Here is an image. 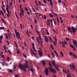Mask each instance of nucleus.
I'll return each mask as SVG.
<instances>
[{"instance_id": "1", "label": "nucleus", "mask_w": 77, "mask_h": 77, "mask_svg": "<svg viewBox=\"0 0 77 77\" xmlns=\"http://www.w3.org/2000/svg\"><path fill=\"white\" fill-rule=\"evenodd\" d=\"M26 63L24 64V66L23 64H21V63H20L19 64V68H21L22 70H23L25 72H26V71L24 67L25 68H27L28 67H29L27 61H26Z\"/></svg>"}, {"instance_id": "2", "label": "nucleus", "mask_w": 77, "mask_h": 77, "mask_svg": "<svg viewBox=\"0 0 77 77\" xmlns=\"http://www.w3.org/2000/svg\"><path fill=\"white\" fill-rule=\"evenodd\" d=\"M52 63H53V64L54 65V66L55 67V68L57 70L59 71V69L58 68L57 66L55 64V61L54 60H53L52 61Z\"/></svg>"}, {"instance_id": "3", "label": "nucleus", "mask_w": 77, "mask_h": 77, "mask_svg": "<svg viewBox=\"0 0 77 77\" xmlns=\"http://www.w3.org/2000/svg\"><path fill=\"white\" fill-rule=\"evenodd\" d=\"M48 69H49V70L51 71V72L54 73H56L57 72L56 71V70L55 69H54L53 68L51 67H48Z\"/></svg>"}, {"instance_id": "4", "label": "nucleus", "mask_w": 77, "mask_h": 77, "mask_svg": "<svg viewBox=\"0 0 77 77\" xmlns=\"http://www.w3.org/2000/svg\"><path fill=\"white\" fill-rule=\"evenodd\" d=\"M62 42V47L63 48H65V45H67V42L66 41H65L64 42Z\"/></svg>"}, {"instance_id": "5", "label": "nucleus", "mask_w": 77, "mask_h": 77, "mask_svg": "<svg viewBox=\"0 0 77 77\" xmlns=\"http://www.w3.org/2000/svg\"><path fill=\"white\" fill-rule=\"evenodd\" d=\"M71 29L74 33H75V32L77 31L76 28H75L73 26H72Z\"/></svg>"}, {"instance_id": "6", "label": "nucleus", "mask_w": 77, "mask_h": 77, "mask_svg": "<svg viewBox=\"0 0 77 77\" xmlns=\"http://www.w3.org/2000/svg\"><path fill=\"white\" fill-rule=\"evenodd\" d=\"M45 70L44 71L46 75H48V70L47 68L46 67L45 69Z\"/></svg>"}, {"instance_id": "7", "label": "nucleus", "mask_w": 77, "mask_h": 77, "mask_svg": "<svg viewBox=\"0 0 77 77\" xmlns=\"http://www.w3.org/2000/svg\"><path fill=\"white\" fill-rule=\"evenodd\" d=\"M44 39L45 41L46 42H48V39L46 36H44Z\"/></svg>"}, {"instance_id": "8", "label": "nucleus", "mask_w": 77, "mask_h": 77, "mask_svg": "<svg viewBox=\"0 0 77 77\" xmlns=\"http://www.w3.org/2000/svg\"><path fill=\"white\" fill-rule=\"evenodd\" d=\"M14 31H15L16 37L17 38V39H18V34H20V33L18 32H17V31L16 29H14Z\"/></svg>"}, {"instance_id": "9", "label": "nucleus", "mask_w": 77, "mask_h": 77, "mask_svg": "<svg viewBox=\"0 0 77 77\" xmlns=\"http://www.w3.org/2000/svg\"><path fill=\"white\" fill-rule=\"evenodd\" d=\"M30 51H31V53H32V54H34L35 56V57H36L37 58H38V56H36V54L34 52H33L32 50L30 49Z\"/></svg>"}, {"instance_id": "10", "label": "nucleus", "mask_w": 77, "mask_h": 77, "mask_svg": "<svg viewBox=\"0 0 77 77\" xmlns=\"http://www.w3.org/2000/svg\"><path fill=\"white\" fill-rule=\"evenodd\" d=\"M41 50V51H38V53H39V55H40V56H42V50H41V49H39Z\"/></svg>"}, {"instance_id": "11", "label": "nucleus", "mask_w": 77, "mask_h": 77, "mask_svg": "<svg viewBox=\"0 0 77 77\" xmlns=\"http://www.w3.org/2000/svg\"><path fill=\"white\" fill-rule=\"evenodd\" d=\"M73 44L76 48H77V42L76 40L73 42Z\"/></svg>"}, {"instance_id": "12", "label": "nucleus", "mask_w": 77, "mask_h": 77, "mask_svg": "<svg viewBox=\"0 0 77 77\" xmlns=\"http://www.w3.org/2000/svg\"><path fill=\"white\" fill-rule=\"evenodd\" d=\"M35 28V30H36V32H37V33H38V34H39V32H38V27L36 26Z\"/></svg>"}, {"instance_id": "13", "label": "nucleus", "mask_w": 77, "mask_h": 77, "mask_svg": "<svg viewBox=\"0 0 77 77\" xmlns=\"http://www.w3.org/2000/svg\"><path fill=\"white\" fill-rule=\"evenodd\" d=\"M67 71L68 72V73H69V75H67V77H71V74H70V73L69 72V70H67Z\"/></svg>"}, {"instance_id": "14", "label": "nucleus", "mask_w": 77, "mask_h": 77, "mask_svg": "<svg viewBox=\"0 0 77 77\" xmlns=\"http://www.w3.org/2000/svg\"><path fill=\"white\" fill-rule=\"evenodd\" d=\"M50 20H48L47 23V24L48 25V26H50Z\"/></svg>"}, {"instance_id": "15", "label": "nucleus", "mask_w": 77, "mask_h": 77, "mask_svg": "<svg viewBox=\"0 0 77 77\" xmlns=\"http://www.w3.org/2000/svg\"><path fill=\"white\" fill-rule=\"evenodd\" d=\"M70 46L71 47V48H75L74 46L72 45H71V43H70Z\"/></svg>"}, {"instance_id": "16", "label": "nucleus", "mask_w": 77, "mask_h": 77, "mask_svg": "<svg viewBox=\"0 0 77 77\" xmlns=\"http://www.w3.org/2000/svg\"><path fill=\"white\" fill-rule=\"evenodd\" d=\"M48 37L49 38L50 41H51V42H53V40H52V39H51V38L50 37V36H48Z\"/></svg>"}, {"instance_id": "17", "label": "nucleus", "mask_w": 77, "mask_h": 77, "mask_svg": "<svg viewBox=\"0 0 77 77\" xmlns=\"http://www.w3.org/2000/svg\"><path fill=\"white\" fill-rule=\"evenodd\" d=\"M41 62L42 63V64L43 65H44V66H45V62L44 61V60L41 61Z\"/></svg>"}, {"instance_id": "18", "label": "nucleus", "mask_w": 77, "mask_h": 77, "mask_svg": "<svg viewBox=\"0 0 77 77\" xmlns=\"http://www.w3.org/2000/svg\"><path fill=\"white\" fill-rule=\"evenodd\" d=\"M68 30L70 32V33H72V31L71 30V29H70V27H68Z\"/></svg>"}, {"instance_id": "19", "label": "nucleus", "mask_w": 77, "mask_h": 77, "mask_svg": "<svg viewBox=\"0 0 77 77\" xmlns=\"http://www.w3.org/2000/svg\"><path fill=\"white\" fill-rule=\"evenodd\" d=\"M9 7L8 6V4H7L6 5V10L9 9Z\"/></svg>"}, {"instance_id": "20", "label": "nucleus", "mask_w": 77, "mask_h": 77, "mask_svg": "<svg viewBox=\"0 0 77 77\" xmlns=\"http://www.w3.org/2000/svg\"><path fill=\"white\" fill-rule=\"evenodd\" d=\"M37 41H38V44L40 43V42H39V38L38 37H36Z\"/></svg>"}, {"instance_id": "21", "label": "nucleus", "mask_w": 77, "mask_h": 77, "mask_svg": "<svg viewBox=\"0 0 77 77\" xmlns=\"http://www.w3.org/2000/svg\"><path fill=\"white\" fill-rule=\"evenodd\" d=\"M18 36L20 40H21V37H20V34H18V35H17V36L18 37Z\"/></svg>"}, {"instance_id": "22", "label": "nucleus", "mask_w": 77, "mask_h": 77, "mask_svg": "<svg viewBox=\"0 0 77 77\" xmlns=\"http://www.w3.org/2000/svg\"><path fill=\"white\" fill-rule=\"evenodd\" d=\"M49 15L50 16V17H51V18H53V17H54V16H53V14H49Z\"/></svg>"}, {"instance_id": "23", "label": "nucleus", "mask_w": 77, "mask_h": 77, "mask_svg": "<svg viewBox=\"0 0 77 77\" xmlns=\"http://www.w3.org/2000/svg\"><path fill=\"white\" fill-rule=\"evenodd\" d=\"M39 16L40 18H41L42 19L43 18V17H42V15L41 14H39Z\"/></svg>"}, {"instance_id": "24", "label": "nucleus", "mask_w": 77, "mask_h": 77, "mask_svg": "<svg viewBox=\"0 0 77 77\" xmlns=\"http://www.w3.org/2000/svg\"><path fill=\"white\" fill-rule=\"evenodd\" d=\"M69 54L70 56H72L73 55H75L74 53H72L71 52H69Z\"/></svg>"}, {"instance_id": "25", "label": "nucleus", "mask_w": 77, "mask_h": 77, "mask_svg": "<svg viewBox=\"0 0 77 77\" xmlns=\"http://www.w3.org/2000/svg\"><path fill=\"white\" fill-rule=\"evenodd\" d=\"M7 57L8 58H7V61H8V62H9V61H10V57L8 56Z\"/></svg>"}, {"instance_id": "26", "label": "nucleus", "mask_w": 77, "mask_h": 77, "mask_svg": "<svg viewBox=\"0 0 77 77\" xmlns=\"http://www.w3.org/2000/svg\"><path fill=\"white\" fill-rule=\"evenodd\" d=\"M53 42L54 45H55V46H56V44H57V42L54 41Z\"/></svg>"}, {"instance_id": "27", "label": "nucleus", "mask_w": 77, "mask_h": 77, "mask_svg": "<svg viewBox=\"0 0 77 77\" xmlns=\"http://www.w3.org/2000/svg\"><path fill=\"white\" fill-rule=\"evenodd\" d=\"M16 50H17V53H18V54H19V53H20V51H19V50H18L17 49H16Z\"/></svg>"}, {"instance_id": "28", "label": "nucleus", "mask_w": 77, "mask_h": 77, "mask_svg": "<svg viewBox=\"0 0 77 77\" xmlns=\"http://www.w3.org/2000/svg\"><path fill=\"white\" fill-rule=\"evenodd\" d=\"M29 70L30 71L32 72H34V70H33V69H32V67L31 68V69H29Z\"/></svg>"}, {"instance_id": "29", "label": "nucleus", "mask_w": 77, "mask_h": 77, "mask_svg": "<svg viewBox=\"0 0 77 77\" xmlns=\"http://www.w3.org/2000/svg\"><path fill=\"white\" fill-rule=\"evenodd\" d=\"M1 19L2 20V21L3 22V23H5V24H6V22H5V20H3V18H2Z\"/></svg>"}, {"instance_id": "30", "label": "nucleus", "mask_w": 77, "mask_h": 77, "mask_svg": "<svg viewBox=\"0 0 77 77\" xmlns=\"http://www.w3.org/2000/svg\"><path fill=\"white\" fill-rule=\"evenodd\" d=\"M54 51V52L55 53V54L57 56H58V53H57V52L55 51Z\"/></svg>"}, {"instance_id": "31", "label": "nucleus", "mask_w": 77, "mask_h": 77, "mask_svg": "<svg viewBox=\"0 0 77 77\" xmlns=\"http://www.w3.org/2000/svg\"><path fill=\"white\" fill-rule=\"evenodd\" d=\"M24 44L25 46L26 47H27V45H26V42L25 41H24Z\"/></svg>"}, {"instance_id": "32", "label": "nucleus", "mask_w": 77, "mask_h": 77, "mask_svg": "<svg viewBox=\"0 0 77 77\" xmlns=\"http://www.w3.org/2000/svg\"><path fill=\"white\" fill-rule=\"evenodd\" d=\"M50 20L51 21V25H52V24H53V20H52V19H50Z\"/></svg>"}, {"instance_id": "33", "label": "nucleus", "mask_w": 77, "mask_h": 77, "mask_svg": "<svg viewBox=\"0 0 77 77\" xmlns=\"http://www.w3.org/2000/svg\"><path fill=\"white\" fill-rule=\"evenodd\" d=\"M14 77H19L18 75H14Z\"/></svg>"}, {"instance_id": "34", "label": "nucleus", "mask_w": 77, "mask_h": 77, "mask_svg": "<svg viewBox=\"0 0 77 77\" xmlns=\"http://www.w3.org/2000/svg\"><path fill=\"white\" fill-rule=\"evenodd\" d=\"M7 15L8 17H10V13H8L7 14Z\"/></svg>"}, {"instance_id": "35", "label": "nucleus", "mask_w": 77, "mask_h": 77, "mask_svg": "<svg viewBox=\"0 0 77 77\" xmlns=\"http://www.w3.org/2000/svg\"><path fill=\"white\" fill-rule=\"evenodd\" d=\"M32 48H35V44L34 43H32Z\"/></svg>"}, {"instance_id": "36", "label": "nucleus", "mask_w": 77, "mask_h": 77, "mask_svg": "<svg viewBox=\"0 0 77 77\" xmlns=\"http://www.w3.org/2000/svg\"><path fill=\"white\" fill-rule=\"evenodd\" d=\"M4 29V27H0V30H3Z\"/></svg>"}, {"instance_id": "37", "label": "nucleus", "mask_w": 77, "mask_h": 77, "mask_svg": "<svg viewBox=\"0 0 77 77\" xmlns=\"http://www.w3.org/2000/svg\"><path fill=\"white\" fill-rule=\"evenodd\" d=\"M38 37H39L41 41H42V40H41L42 39L41 38V36H40V35L38 36Z\"/></svg>"}, {"instance_id": "38", "label": "nucleus", "mask_w": 77, "mask_h": 77, "mask_svg": "<svg viewBox=\"0 0 77 77\" xmlns=\"http://www.w3.org/2000/svg\"><path fill=\"white\" fill-rule=\"evenodd\" d=\"M3 36L2 35L1 36H0V39H3Z\"/></svg>"}, {"instance_id": "39", "label": "nucleus", "mask_w": 77, "mask_h": 77, "mask_svg": "<svg viewBox=\"0 0 77 77\" xmlns=\"http://www.w3.org/2000/svg\"><path fill=\"white\" fill-rule=\"evenodd\" d=\"M50 47L51 48H53V46L52 45H51Z\"/></svg>"}, {"instance_id": "40", "label": "nucleus", "mask_w": 77, "mask_h": 77, "mask_svg": "<svg viewBox=\"0 0 77 77\" xmlns=\"http://www.w3.org/2000/svg\"><path fill=\"white\" fill-rule=\"evenodd\" d=\"M34 21L35 22V23H37V22H38V21L36 20V19H34Z\"/></svg>"}, {"instance_id": "41", "label": "nucleus", "mask_w": 77, "mask_h": 77, "mask_svg": "<svg viewBox=\"0 0 77 77\" xmlns=\"http://www.w3.org/2000/svg\"><path fill=\"white\" fill-rule=\"evenodd\" d=\"M46 18H47V17L45 15H44V20H46Z\"/></svg>"}, {"instance_id": "42", "label": "nucleus", "mask_w": 77, "mask_h": 77, "mask_svg": "<svg viewBox=\"0 0 77 77\" xmlns=\"http://www.w3.org/2000/svg\"><path fill=\"white\" fill-rule=\"evenodd\" d=\"M57 22L58 23H59V18H58V17H57Z\"/></svg>"}, {"instance_id": "43", "label": "nucleus", "mask_w": 77, "mask_h": 77, "mask_svg": "<svg viewBox=\"0 0 77 77\" xmlns=\"http://www.w3.org/2000/svg\"><path fill=\"white\" fill-rule=\"evenodd\" d=\"M12 3L13 2H11L10 3V5L9 6V7H11V6H12Z\"/></svg>"}, {"instance_id": "44", "label": "nucleus", "mask_w": 77, "mask_h": 77, "mask_svg": "<svg viewBox=\"0 0 77 77\" xmlns=\"http://www.w3.org/2000/svg\"><path fill=\"white\" fill-rule=\"evenodd\" d=\"M2 13H3L2 11H0V15H2Z\"/></svg>"}, {"instance_id": "45", "label": "nucleus", "mask_w": 77, "mask_h": 77, "mask_svg": "<svg viewBox=\"0 0 77 77\" xmlns=\"http://www.w3.org/2000/svg\"><path fill=\"white\" fill-rule=\"evenodd\" d=\"M60 53L61 54V56L62 57H63V53H62V52H60Z\"/></svg>"}, {"instance_id": "46", "label": "nucleus", "mask_w": 77, "mask_h": 77, "mask_svg": "<svg viewBox=\"0 0 77 77\" xmlns=\"http://www.w3.org/2000/svg\"><path fill=\"white\" fill-rule=\"evenodd\" d=\"M63 73L65 72V73H67V72L66 71H65L64 70H63Z\"/></svg>"}, {"instance_id": "47", "label": "nucleus", "mask_w": 77, "mask_h": 77, "mask_svg": "<svg viewBox=\"0 0 77 77\" xmlns=\"http://www.w3.org/2000/svg\"><path fill=\"white\" fill-rule=\"evenodd\" d=\"M47 1H48V2H49L50 3H52V0H47Z\"/></svg>"}, {"instance_id": "48", "label": "nucleus", "mask_w": 77, "mask_h": 77, "mask_svg": "<svg viewBox=\"0 0 77 77\" xmlns=\"http://www.w3.org/2000/svg\"><path fill=\"white\" fill-rule=\"evenodd\" d=\"M25 11H28L29 10H28V9H27V8H26V7H25Z\"/></svg>"}, {"instance_id": "49", "label": "nucleus", "mask_w": 77, "mask_h": 77, "mask_svg": "<svg viewBox=\"0 0 77 77\" xmlns=\"http://www.w3.org/2000/svg\"><path fill=\"white\" fill-rule=\"evenodd\" d=\"M3 61V62H0V63L1 64H2L3 66H4V63H3L4 61Z\"/></svg>"}, {"instance_id": "50", "label": "nucleus", "mask_w": 77, "mask_h": 77, "mask_svg": "<svg viewBox=\"0 0 77 77\" xmlns=\"http://www.w3.org/2000/svg\"><path fill=\"white\" fill-rule=\"evenodd\" d=\"M47 33L48 35H50V33H49V32H48V30H47Z\"/></svg>"}, {"instance_id": "51", "label": "nucleus", "mask_w": 77, "mask_h": 77, "mask_svg": "<svg viewBox=\"0 0 77 77\" xmlns=\"http://www.w3.org/2000/svg\"><path fill=\"white\" fill-rule=\"evenodd\" d=\"M72 55L73 56V57H74V58H76V57H77V56H76L75 54H74Z\"/></svg>"}, {"instance_id": "52", "label": "nucleus", "mask_w": 77, "mask_h": 77, "mask_svg": "<svg viewBox=\"0 0 77 77\" xmlns=\"http://www.w3.org/2000/svg\"><path fill=\"white\" fill-rule=\"evenodd\" d=\"M26 33L27 35H29V32H28V30H27L26 32Z\"/></svg>"}, {"instance_id": "53", "label": "nucleus", "mask_w": 77, "mask_h": 77, "mask_svg": "<svg viewBox=\"0 0 77 77\" xmlns=\"http://www.w3.org/2000/svg\"><path fill=\"white\" fill-rule=\"evenodd\" d=\"M9 72H11V73H12L13 71L11 69H9Z\"/></svg>"}, {"instance_id": "54", "label": "nucleus", "mask_w": 77, "mask_h": 77, "mask_svg": "<svg viewBox=\"0 0 77 77\" xmlns=\"http://www.w3.org/2000/svg\"><path fill=\"white\" fill-rule=\"evenodd\" d=\"M20 26L21 30H23V28H22V25L21 24H20Z\"/></svg>"}, {"instance_id": "55", "label": "nucleus", "mask_w": 77, "mask_h": 77, "mask_svg": "<svg viewBox=\"0 0 77 77\" xmlns=\"http://www.w3.org/2000/svg\"><path fill=\"white\" fill-rule=\"evenodd\" d=\"M66 39L67 41H69V38H66Z\"/></svg>"}, {"instance_id": "56", "label": "nucleus", "mask_w": 77, "mask_h": 77, "mask_svg": "<svg viewBox=\"0 0 77 77\" xmlns=\"http://www.w3.org/2000/svg\"><path fill=\"white\" fill-rule=\"evenodd\" d=\"M50 4L51 6H53V2H50Z\"/></svg>"}, {"instance_id": "57", "label": "nucleus", "mask_w": 77, "mask_h": 77, "mask_svg": "<svg viewBox=\"0 0 77 77\" xmlns=\"http://www.w3.org/2000/svg\"><path fill=\"white\" fill-rule=\"evenodd\" d=\"M7 11V13H8V14H9V9H7L6 10Z\"/></svg>"}, {"instance_id": "58", "label": "nucleus", "mask_w": 77, "mask_h": 77, "mask_svg": "<svg viewBox=\"0 0 77 77\" xmlns=\"http://www.w3.org/2000/svg\"><path fill=\"white\" fill-rule=\"evenodd\" d=\"M20 7L21 10H22V7L21 5V4H20Z\"/></svg>"}, {"instance_id": "59", "label": "nucleus", "mask_w": 77, "mask_h": 77, "mask_svg": "<svg viewBox=\"0 0 77 77\" xmlns=\"http://www.w3.org/2000/svg\"><path fill=\"white\" fill-rule=\"evenodd\" d=\"M16 66L15 65H14V69H16Z\"/></svg>"}, {"instance_id": "60", "label": "nucleus", "mask_w": 77, "mask_h": 77, "mask_svg": "<svg viewBox=\"0 0 77 77\" xmlns=\"http://www.w3.org/2000/svg\"><path fill=\"white\" fill-rule=\"evenodd\" d=\"M5 35L6 36V38L7 39H8V36L7 35V34H6Z\"/></svg>"}, {"instance_id": "61", "label": "nucleus", "mask_w": 77, "mask_h": 77, "mask_svg": "<svg viewBox=\"0 0 77 77\" xmlns=\"http://www.w3.org/2000/svg\"><path fill=\"white\" fill-rule=\"evenodd\" d=\"M43 2L45 3H47V2H46V0H43Z\"/></svg>"}, {"instance_id": "62", "label": "nucleus", "mask_w": 77, "mask_h": 77, "mask_svg": "<svg viewBox=\"0 0 77 77\" xmlns=\"http://www.w3.org/2000/svg\"><path fill=\"white\" fill-rule=\"evenodd\" d=\"M36 9L37 10V11H39L38 7H36Z\"/></svg>"}, {"instance_id": "63", "label": "nucleus", "mask_w": 77, "mask_h": 77, "mask_svg": "<svg viewBox=\"0 0 77 77\" xmlns=\"http://www.w3.org/2000/svg\"><path fill=\"white\" fill-rule=\"evenodd\" d=\"M3 11L4 12V13H6V11L5 10V9H4V10H3Z\"/></svg>"}, {"instance_id": "64", "label": "nucleus", "mask_w": 77, "mask_h": 77, "mask_svg": "<svg viewBox=\"0 0 77 77\" xmlns=\"http://www.w3.org/2000/svg\"><path fill=\"white\" fill-rule=\"evenodd\" d=\"M31 38H32V40H34V37L32 36V37H31Z\"/></svg>"}]
</instances>
